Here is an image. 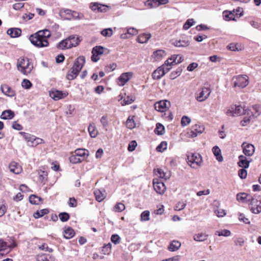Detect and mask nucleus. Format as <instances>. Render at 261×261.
Masks as SVG:
<instances>
[{
	"mask_svg": "<svg viewBox=\"0 0 261 261\" xmlns=\"http://www.w3.org/2000/svg\"><path fill=\"white\" fill-rule=\"evenodd\" d=\"M85 63V59L83 56L78 57L75 61L72 68L68 71L66 77L68 80H73L78 75Z\"/></svg>",
	"mask_w": 261,
	"mask_h": 261,
	"instance_id": "1",
	"label": "nucleus"
},
{
	"mask_svg": "<svg viewBox=\"0 0 261 261\" xmlns=\"http://www.w3.org/2000/svg\"><path fill=\"white\" fill-rule=\"evenodd\" d=\"M29 40L31 43L37 47H44L48 45L47 39H45L44 31H39L30 36Z\"/></svg>",
	"mask_w": 261,
	"mask_h": 261,
	"instance_id": "2",
	"label": "nucleus"
},
{
	"mask_svg": "<svg viewBox=\"0 0 261 261\" xmlns=\"http://www.w3.org/2000/svg\"><path fill=\"white\" fill-rule=\"evenodd\" d=\"M17 68L18 71L25 75L31 72L33 69V64L30 59L27 58H20L18 60Z\"/></svg>",
	"mask_w": 261,
	"mask_h": 261,
	"instance_id": "3",
	"label": "nucleus"
},
{
	"mask_svg": "<svg viewBox=\"0 0 261 261\" xmlns=\"http://www.w3.org/2000/svg\"><path fill=\"white\" fill-rule=\"evenodd\" d=\"M202 157L198 153H189L187 155V162L193 168L200 167L202 163Z\"/></svg>",
	"mask_w": 261,
	"mask_h": 261,
	"instance_id": "4",
	"label": "nucleus"
},
{
	"mask_svg": "<svg viewBox=\"0 0 261 261\" xmlns=\"http://www.w3.org/2000/svg\"><path fill=\"white\" fill-rule=\"evenodd\" d=\"M250 210L251 212L255 214H258L261 212V197L259 195L255 194L250 199Z\"/></svg>",
	"mask_w": 261,
	"mask_h": 261,
	"instance_id": "5",
	"label": "nucleus"
},
{
	"mask_svg": "<svg viewBox=\"0 0 261 261\" xmlns=\"http://www.w3.org/2000/svg\"><path fill=\"white\" fill-rule=\"evenodd\" d=\"M63 13L66 15V17H65V19L67 20H81L84 18V15L83 13H79L75 11H72L70 9H61L60 11V13L62 14Z\"/></svg>",
	"mask_w": 261,
	"mask_h": 261,
	"instance_id": "6",
	"label": "nucleus"
},
{
	"mask_svg": "<svg viewBox=\"0 0 261 261\" xmlns=\"http://www.w3.org/2000/svg\"><path fill=\"white\" fill-rule=\"evenodd\" d=\"M153 186L154 190L159 194H164L166 190V186L164 183L160 179H153Z\"/></svg>",
	"mask_w": 261,
	"mask_h": 261,
	"instance_id": "7",
	"label": "nucleus"
},
{
	"mask_svg": "<svg viewBox=\"0 0 261 261\" xmlns=\"http://www.w3.org/2000/svg\"><path fill=\"white\" fill-rule=\"evenodd\" d=\"M248 77L246 75H239L234 82V87L243 88L248 84Z\"/></svg>",
	"mask_w": 261,
	"mask_h": 261,
	"instance_id": "8",
	"label": "nucleus"
},
{
	"mask_svg": "<svg viewBox=\"0 0 261 261\" xmlns=\"http://www.w3.org/2000/svg\"><path fill=\"white\" fill-rule=\"evenodd\" d=\"M211 93V89L208 87H203L200 90L198 93L196 94V99L200 102H202L206 99Z\"/></svg>",
	"mask_w": 261,
	"mask_h": 261,
	"instance_id": "9",
	"label": "nucleus"
},
{
	"mask_svg": "<svg viewBox=\"0 0 261 261\" xmlns=\"http://www.w3.org/2000/svg\"><path fill=\"white\" fill-rule=\"evenodd\" d=\"M168 3L169 0H147L144 3V5L149 9H153Z\"/></svg>",
	"mask_w": 261,
	"mask_h": 261,
	"instance_id": "10",
	"label": "nucleus"
},
{
	"mask_svg": "<svg viewBox=\"0 0 261 261\" xmlns=\"http://www.w3.org/2000/svg\"><path fill=\"white\" fill-rule=\"evenodd\" d=\"M204 130V127L203 125L195 124L192 127L189 135L191 138H194L202 134Z\"/></svg>",
	"mask_w": 261,
	"mask_h": 261,
	"instance_id": "11",
	"label": "nucleus"
},
{
	"mask_svg": "<svg viewBox=\"0 0 261 261\" xmlns=\"http://www.w3.org/2000/svg\"><path fill=\"white\" fill-rule=\"evenodd\" d=\"M243 152L245 155L250 156L253 154L255 151V147L251 144L244 142L242 144Z\"/></svg>",
	"mask_w": 261,
	"mask_h": 261,
	"instance_id": "12",
	"label": "nucleus"
},
{
	"mask_svg": "<svg viewBox=\"0 0 261 261\" xmlns=\"http://www.w3.org/2000/svg\"><path fill=\"white\" fill-rule=\"evenodd\" d=\"M170 105V102L167 100H163L154 103V109L159 112H164Z\"/></svg>",
	"mask_w": 261,
	"mask_h": 261,
	"instance_id": "13",
	"label": "nucleus"
},
{
	"mask_svg": "<svg viewBox=\"0 0 261 261\" xmlns=\"http://www.w3.org/2000/svg\"><path fill=\"white\" fill-rule=\"evenodd\" d=\"M165 74V65H162L153 72L152 77L154 80H159Z\"/></svg>",
	"mask_w": 261,
	"mask_h": 261,
	"instance_id": "14",
	"label": "nucleus"
},
{
	"mask_svg": "<svg viewBox=\"0 0 261 261\" xmlns=\"http://www.w3.org/2000/svg\"><path fill=\"white\" fill-rule=\"evenodd\" d=\"M132 72H125L120 75L118 79V84L120 86H124L132 76Z\"/></svg>",
	"mask_w": 261,
	"mask_h": 261,
	"instance_id": "15",
	"label": "nucleus"
},
{
	"mask_svg": "<svg viewBox=\"0 0 261 261\" xmlns=\"http://www.w3.org/2000/svg\"><path fill=\"white\" fill-rule=\"evenodd\" d=\"M67 95L66 92L59 90H52L49 92V96L55 100H58L65 97Z\"/></svg>",
	"mask_w": 261,
	"mask_h": 261,
	"instance_id": "16",
	"label": "nucleus"
},
{
	"mask_svg": "<svg viewBox=\"0 0 261 261\" xmlns=\"http://www.w3.org/2000/svg\"><path fill=\"white\" fill-rule=\"evenodd\" d=\"M261 113V105H255L250 109H247V115H251L252 117L255 118Z\"/></svg>",
	"mask_w": 261,
	"mask_h": 261,
	"instance_id": "17",
	"label": "nucleus"
},
{
	"mask_svg": "<svg viewBox=\"0 0 261 261\" xmlns=\"http://www.w3.org/2000/svg\"><path fill=\"white\" fill-rule=\"evenodd\" d=\"M107 6L98 3H92L90 8L92 11H97L99 12H105L107 11Z\"/></svg>",
	"mask_w": 261,
	"mask_h": 261,
	"instance_id": "18",
	"label": "nucleus"
},
{
	"mask_svg": "<svg viewBox=\"0 0 261 261\" xmlns=\"http://www.w3.org/2000/svg\"><path fill=\"white\" fill-rule=\"evenodd\" d=\"M1 89L2 92L7 96L13 97L16 95L15 91L7 84H2Z\"/></svg>",
	"mask_w": 261,
	"mask_h": 261,
	"instance_id": "19",
	"label": "nucleus"
},
{
	"mask_svg": "<svg viewBox=\"0 0 261 261\" xmlns=\"http://www.w3.org/2000/svg\"><path fill=\"white\" fill-rule=\"evenodd\" d=\"M239 161L238 163V166L243 168H248L249 166V164L252 160H248L246 156L243 155L239 156Z\"/></svg>",
	"mask_w": 261,
	"mask_h": 261,
	"instance_id": "20",
	"label": "nucleus"
},
{
	"mask_svg": "<svg viewBox=\"0 0 261 261\" xmlns=\"http://www.w3.org/2000/svg\"><path fill=\"white\" fill-rule=\"evenodd\" d=\"M9 168L11 172L16 174H18L22 171L21 167L15 162H12L9 166Z\"/></svg>",
	"mask_w": 261,
	"mask_h": 261,
	"instance_id": "21",
	"label": "nucleus"
},
{
	"mask_svg": "<svg viewBox=\"0 0 261 261\" xmlns=\"http://www.w3.org/2000/svg\"><path fill=\"white\" fill-rule=\"evenodd\" d=\"M7 33L11 37L17 38L21 35V30L20 29L16 28H10L7 30Z\"/></svg>",
	"mask_w": 261,
	"mask_h": 261,
	"instance_id": "22",
	"label": "nucleus"
},
{
	"mask_svg": "<svg viewBox=\"0 0 261 261\" xmlns=\"http://www.w3.org/2000/svg\"><path fill=\"white\" fill-rule=\"evenodd\" d=\"M231 109L233 110L235 116L241 115L242 114L247 115V110H245L240 106H233L231 107Z\"/></svg>",
	"mask_w": 261,
	"mask_h": 261,
	"instance_id": "23",
	"label": "nucleus"
},
{
	"mask_svg": "<svg viewBox=\"0 0 261 261\" xmlns=\"http://www.w3.org/2000/svg\"><path fill=\"white\" fill-rule=\"evenodd\" d=\"M253 196H252L250 195L247 194L246 193H240L237 195V199L239 201H241L242 202H250V199H251V198Z\"/></svg>",
	"mask_w": 261,
	"mask_h": 261,
	"instance_id": "24",
	"label": "nucleus"
},
{
	"mask_svg": "<svg viewBox=\"0 0 261 261\" xmlns=\"http://www.w3.org/2000/svg\"><path fill=\"white\" fill-rule=\"evenodd\" d=\"M166 55V54L165 50L159 49L153 52L152 57L155 61H159L165 57Z\"/></svg>",
	"mask_w": 261,
	"mask_h": 261,
	"instance_id": "25",
	"label": "nucleus"
},
{
	"mask_svg": "<svg viewBox=\"0 0 261 261\" xmlns=\"http://www.w3.org/2000/svg\"><path fill=\"white\" fill-rule=\"evenodd\" d=\"M15 116L14 113L11 110H7L3 111L1 115L2 119H11Z\"/></svg>",
	"mask_w": 261,
	"mask_h": 261,
	"instance_id": "26",
	"label": "nucleus"
},
{
	"mask_svg": "<svg viewBox=\"0 0 261 261\" xmlns=\"http://www.w3.org/2000/svg\"><path fill=\"white\" fill-rule=\"evenodd\" d=\"M172 44L176 47H186L188 46L190 43L189 41L186 39H179L172 41Z\"/></svg>",
	"mask_w": 261,
	"mask_h": 261,
	"instance_id": "27",
	"label": "nucleus"
},
{
	"mask_svg": "<svg viewBox=\"0 0 261 261\" xmlns=\"http://www.w3.org/2000/svg\"><path fill=\"white\" fill-rule=\"evenodd\" d=\"M19 134L28 142L29 145L30 146V144H33L36 137L35 136L22 132H20Z\"/></svg>",
	"mask_w": 261,
	"mask_h": 261,
	"instance_id": "28",
	"label": "nucleus"
},
{
	"mask_svg": "<svg viewBox=\"0 0 261 261\" xmlns=\"http://www.w3.org/2000/svg\"><path fill=\"white\" fill-rule=\"evenodd\" d=\"M212 151L217 161L218 162H222L223 158L221 155V151L219 147L217 146H215L212 148Z\"/></svg>",
	"mask_w": 261,
	"mask_h": 261,
	"instance_id": "29",
	"label": "nucleus"
},
{
	"mask_svg": "<svg viewBox=\"0 0 261 261\" xmlns=\"http://www.w3.org/2000/svg\"><path fill=\"white\" fill-rule=\"evenodd\" d=\"M151 35L150 34H142L138 36L137 41L140 43H144L151 38Z\"/></svg>",
	"mask_w": 261,
	"mask_h": 261,
	"instance_id": "30",
	"label": "nucleus"
},
{
	"mask_svg": "<svg viewBox=\"0 0 261 261\" xmlns=\"http://www.w3.org/2000/svg\"><path fill=\"white\" fill-rule=\"evenodd\" d=\"M181 246V243L177 241H172L169 245L168 249L170 251H175L177 250Z\"/></svg>",
	"mask_w": 261,
	"mask_h": 261,
	"instance_id": "31",
	"label": "nucleus"
},
{
	"mask_svg": "<svg viewBox=\"0 0 261 261\" xmlns=\"http://www.w3.org/2000/svg\"><path fill=\"white\" fill-rule=\"evenodd\" d=\"M88 151L85 149H77L74 151L76 156H78L80 158H83V160L86 156L88 155Z\"/></svg>",
	"mask_w": 261,
	"mask_h": 261,
	"instance_id": "32",
	"label": "nucleus"
},
{
	"mask_svg": "<svg viewBox=\"0 0 261 261\" xmlns=\"http://www.w3.org/2000/svg\"><path fill=\"white\" fill-rule=\"evenodd\" d=\"M208 235L204 233H200L196 234L193 237V239L195 241L203 242L207 239Z\"/></svg>",
	"mask_w": 261,
	"mask_h": 261,
	"instance_id": "33",
	"label": "nucleus"
},
{
	"mask_svg": "<svg viewBox=\"0 0 261 261\" xmlns=\"http://www.w3.org/2000/svg\"><path fill=\"white\" fill-rule=\"evenodd\" d=\"M74 236V230L70 227H67L64 230V237L67 239L72 238Z\"/></svg>",
	"mask_w": 261,
	"mask_h": 261,
	"instance_id": "34",
	"label": "nucleus"
},
{
	"mask_svg": "<svg viewBox=\"0 0 261 261\" xmlns=\"http://www.w3.org/2000/svg\"><path fill=\"white\" fill-rule=\"evenodd\" d=\"M154 132L158 135H162L165 133V127L161 123H158L156 124V128Z\"/></svg>",
	"mask_w": 261,
	"mask_h": 261,
	"instance_id": "35",
	"label": "nucleus"
},
{
	"mask_svg": "<svg viewBox=\"0 0 261 261\" xmlns=\"http://www.w3.org/2000/svg\"><path fill=\"white\" fill-rule=\"evenodd\" d=\"M88 131L92 138H95L98 134V132L96 129L94 124H90L88 127Z\"/></svg>",
	"mask_w": 261,
	"mask_h": 261,
	"instance_id": "36",
	"label": "nucleus"
},
{
	"mask_svg": "<svg viewBox=\"0 0 261 261\" xmlns=\"http://www.w3.org/2000/svg\"><path fill=\"white\" fill-rule=\"evenodd\" d=\"M49 213V210L47 208H44L41 210L40 211H37L34 214V217L37 219L43 217L44 215L47 214Z\"/></svg>",
	"mask_w": 261,
	"mask_h": 261,
	"instance_id": "37",
	"label": "nucleus"
},
{
	"mask_svg": "<svg viewBox=\"0 0 261 261\" xmlns=\"http://www.w3.org/2000/svg\"><path fill=\"white\" fill-rule=\"evenodd\" d=\"M104 49L105 48L101 46H96L93 48L92 54H95L99 56L103 54Z\"/></svg>",
	"mask_w": 261,
	"mask_h": 261,
	"instance_id": "38",
	"label": "nucleus"
},
{
	"mask_svg": "<svg viewBox=\"0 0 261 261\" xmlns=\"http://www.w3.org/2000/svg\"><path fill=\"white\" fill-rule=\"evenodd\" d=\"M170 59L172 60V62H174V64H177L184 60L183 57L178 55H174L170 57Z\"/></svg>",
	"mask_w": 261,
	"mask_h": 261,
	"instance_id": "39",
	"label": "nucleus"
},
{
	"mask_svg": "<svg viewBox=\"0 0 261 261\" xmlns=\"http://www.w3.org/2000/svg\"><path fill=\"white\" fill-rule=\"evenodd\" d=\"M135 100V98L133 96H127L122 100L121 103L122 105H126L132 103Z\"/></svg>",
	"mask_w": 261,
	"mask_h": 261,
	"instance_id": "40",
	"label": "nucleus"
},
{
	"mask_svg": "<svg viewBox=\"0 0 261 261\" xmlns=\"http://www.w3.org/2000/svg\"><path fill=\"white\" fill-rule=\"evenodd\" d=\"M41 198L35 195H31L29 197L30 203L34 204H39Z\"/></svg>",
	"mask_w": 261,
	"mask_h": 261,
	"instance_id": "41",
	"label": "nucleus"
},
{
	"mask_svg": "<svg viewBox=\"0 0 261 261\" xmlns=\"http://www.w3.org/2000/svg\"><path fill=\"white\" fill-rule=\"evenodd\" d=\"M182 70L181 67H178L175 71H173L170 73V78L172 80L175 79L181 74Z\"/></svg>",
	"mask_w": 261,
	"mask_h": 261,
	"instance_id": "42",
	"label": "nucleus"
},
{
	"mask_svg": "<svg viewBox=\"0 0 261 261\" xmlns=\"http://www.w3.org/2000/svg\"><path fill=\"white\" fill-rule=\"evenodd\" d=\"M126 127L129 129H133L136 127V123L134 119L130 117H128L126 122Z\"/></svg>",
	"mask_w": 261,
	"mask_h": 261,
	"instance_id": "43",
	"label": "nucleus"
},
{
	"mask_svg": "<svg viewBox=\"0 0 261 261\" xmlns=\"http://www.w3.org/2000/svg\"><path fill=\"white\" fill-rule=\"evenodd\" d=\"M69 161L73 164H77L83 161V159L80 158L78 156H76L75 153H74V154H72L71 156H70Z\"/></svg>",
	"mask_w": 261,
	"mask_h": 261,
	"instance_id": "44",
	"label": "nucleus"
},
{
	"mask_svg": "<svg viewBox=\"0 0 261 261\" xmlns=\"http://www.w3.org/2000/svg\"><path fill=\"white\" fill-rule=\"evenodd\" d=\"M215 234L218 235V236L228 237L230 236L231 232L229 230L223 229L220 231H216L215 232Z\"/></svg>",
	"mask_w": 261,
	"mask_h": 261,
	"instance_id": "45",
	"label": "nucleus"
},
{
	"mask_svg": "<svg viewBox=\"0 0 261 261\" xmlns=\"http://www.w3.org/2000/svg\"><path fill=\"white\" fill-rule=\"evenodd\" d=\"M59 217L62 222H66L70 218V215L66 212H62L59 214Z\"/></svg>",
	"mask_w": 261,
	"mask_h": 261,
	"instance_id": "46",
	"label": "nucleus"
},
{
	"mask_svg": "<svg viewBox=\"0 0 261 261\" xmlns=\"http://www.w3.org/2000/svg\"><path fill=\"white\" fill-rule=\"evenodd\" d=\"M94 195L95 196L96 199L99 202H101L105 198L104 195L99 190H97L94 191Z\"/></svg>",
	"mask_w": 261,
	"mask_h": 261,
	"instance_id": "47",
	"label": "nucleus"
},
{
	"mask_svg": "<svg viewBox=\"0 0 261 261\" xmlns=\"http://www.w3.org/2000/svg\"><path fill=\"white\" fill-rule=\"evenodd\" d=\"M167 143L166 142H162L156 147L157 151L162 152L167 149Z\"/></svg>",
	"mask_w": 261,
	"mask_h": 261,
	"instance_id": "48",
	"label": "nucleus"
},
{
	"mask_svg": "<svg viewBox=\"0 0 261 261\" xmlns=\"http://www.w3.org/2000/svg\"><path fill=\"white\" fill-rule=\"evenodd\" d=\"M8 248V245L6 242H4L3 240H0V255L3 256L4 254L3 251H5Z\"/></svg>",
	"mask_w": 261,
	"mask_h": 261,
	"instance_id": "49",
	"label": "nucleus"
},
{
	"mask_svg": "<svg viewBox=\"0 0 261 261\" xmlns=\"http://www.w3.org/2000/svg\"><path fill=\"white\" fill-rule=\"evenodd\" d=\"M125 209V205L121 202L117 203L114 207V211L116 212H122Z\"/></svg>",
	"mask_w": 261,
	"mask_h": 261,
	"instance_id": "50",
	"label": "nucleus"
},
{
	"mask_svg": "<svg viewBox=\"0 0 261 261\" xmlns=\"http://www.w3.org/2000/svg\"><path fill=\"white\" fill-rule=\"evenodd\" d=\"M195 21L193 19H188L183 25V29L185 30H188L191 26H192Z\"/></svg>",
	"mask_w": 261,
	"mask_h": 261,
	"instance_id": "51",
	"label": "nucleus"
},
{
	"mask_svg": "<svg viewBox=\"0 0 261 261\" xmlns=\"http://www.w3.org/2000/svg\"><path fill=\"white\" fill-rule=\"evenodd\" d=\"M150 212L148 211H145L141 214V220L146 221L149 220Z\"/></svg>",
	"mask_w": 261,
	"mask_h": 261,
	"instance_id": "52",
	"label": "nucleus"
},
{
	"mask_svg": "<svg viewBox=\"0 0 261 261\" xmlns=\"http://www.w3.org/2000/svg\"><path fill=\"white\" fill-rule=\"evenodd\" d=\"M21 86L26 89H29L32 87V84L29 80L23 79L21 83Z\"/></svg>",
	"mask_w": 261,
	"mask_h": 261,
	"instance_id": "53",
	"label": "nucleus"
},
{
	"mask_svg": "<svg viewBox=\"0 0 261 261\" xmlns=\"http://www.w3.org/2000/svg\"><path fill=\"white\" fill-rule=\"evenodd\" d=\"M101 34L105 37H110L113 35V31L111 28L103 29Z\"/></svg>",
	"mask_w": 261,
	"mask_h": 261,
	"instance_id": "54",
	"label": "nucleus"
},
{
	"mask_svg": "<svg viewBox=\"0 0 261 261\" xmlns=\"http://www.w3.org/2000/svg\"><path fill=\"white\" fill-rule=\"evenodd\" d=\"M191 122L190 118L187 116H184L181 120V124L182 126H185L188 125Z\"/></svg>",
	"mask_w": 261,
	"mask_h": 261,
	"instance_id": "55",
	"label": "nucleus"
},
{
	"mask_svg": "<svg viewBox=\"0 0 261 261\" xmlns=\"http://www.w3.org/2000/svg\"><path fill=\"white\" fill-rule=\"evenodd\" d=\"M223 17L226 20H233L232 17L233 16L232 13L228 11H225L223 13Z\"/></svg>",
	"mask_w": 261,
	"mask_h": 261,
	"instance_id": "56",
	"label": "nucleus"
},
{
	"mask_svg": "<svg viewBox=\"0 0 261 261\" xmlns=\"http://www.w3.org/2000/svg\"><path fill=\"white\" fill-rule=\"evenodd\" d=\"M238 175L241 179H245L246 178L247 175V172L246 169H241L238 171Z\"/></svg>",
	"mask_w": 261,
	"mask_h": 261,
	"instance_id": "57",
	"label": "nucleus"
},
{
	"mask_svg": "<svg viewBox=\"0 0 261 261\" xmlns=\"http://www.w3.org/2000/svg\"><path fill=\"white\" fill-rule=\"evenodd\" d=\"M137 145V142L135 140H133L128 144L127 149L129 151H133L135 150Z\"/></svg>",
	"mask_w": 261,
	"mask_h": 261,
	"instance_id": "58",
	"label": "nucleus"
},
{
	"mask_svg": "<svg viewBox=\"0 0 261 261\" xmlns=\"http://www.w3.org/2000/svg\"><path fill=\"white\" fill-rule=\"evenodd\" d=\"M57 47L61 49H65L68 48L67 45V42L65 41V39L62 40L57 45Z\"/></svg>",
	"mask_w": 261,
	"mask_h": 261,
	"instance_id": "59",
	"label": "nucleus"
},
{
	"mask_svg": "<svg viewBox=\"0 0 261 261\" xmlns=\"http://www.w3.org/2000/svg\"><path fill=\"white\" fill-rule=\"evenodd\" d=\"M100 122H101V124L102 125L103 127L106 130H107V127L108 125V120L107 116H102L100 119Z\"/></svg>",
	"mask_w": 261,
	"mask_h": 261,
	"instance_id": "60",
	"label": "nucleus"
},
{
	"mask_svg": "<svg viewBox=\"0 0 261 261\" xmlns=\"http://www.w3.org/2000/svg\"><path fill=\"white\" fill-rule=\"evenodd\" d=\"M186 205V203L184 201L178 202L175 206V210L176 211H180L183 210Z\"/></svg>",
	"mask_w": 261,
	"mask_h": 261,
	"instance_id": "61",
	"label": "nucleus"
},
{
	"mask_svg": "<svg viewBox=\"0 0 261 261\" xmlns=\"http://www.w3.org/2000/svg\"><path fill=\"white\" fill-rule=\"evenodd\" d=\"M111 241L115 244H118L120 243V238L117 234H112L111 238Z\"/></svg>",
	"mask_w": 261,
	"mask_h": 261,
	"instance_id": "62",
	"label": "nucleus"
},
{
	"mask_svg": "<svg viewBox=\"0 0 261 261\" xmlns=\"http://www.w3.org/2000/svg\"><path fill=\"white\" fill-rule=\"evenodd\" d=\"M112 245L110 243H109L107 245H106L102 250V251L103 252V254H108L111 249Z\"/></svg>",
	"mask_w": 261,
	"mask_h": 261,
	"instance_id": "63",
	"label": "nucleus"
},
{
	"mask_svg": "<svg viewBox=\"0 0 261 261\" xmlns=\"http://www.w3.org/2000/svg\"><path fill=\"white\" fill-rule=\"evenodd\" d=\"M154 172L160 178L165 176V172L162 169H154Z\"/></svg>",
	"mask_w": 261,
	"mask_h": 261,
	"instance_id": "64",
	"label": "nucleus"
}]
</instances>
